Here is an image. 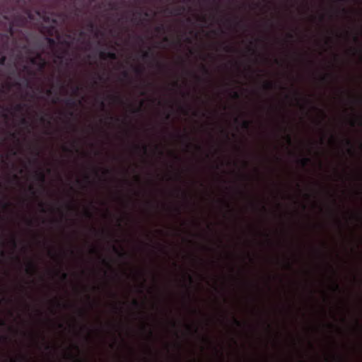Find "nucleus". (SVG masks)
<instances>
[{"instance_id":"60","label":"nucleus","mask_w":362,"mask_h":362,"mask_svg":"<svg viewBox=\"0 0 362 362\" xmlns=\"http://www.w3.org/2000/svg\"><path fill=\"white\" fill-rule=\"evenodd\" d=\"M0 325L4 326L5 325V321L0 317Z\"/></svg>"},{"instance_id":"4","label":"nucleus","mask_w":362,"mask_h":362,"mask_svg":"<svg viewBox=\"0 0 362 362\" xmlns=\"http://www.w3.org/2000/svg\"><path fill=\"white\" fill-rule=\"evenodd\" d=\"M35 178L37 181L44 183L45 181V175L44 172L40 168L39 170L35 171Z\"/></svg>"},{"instance_id":"50","label":"nucleus","mask_w":362,"mask_h":362,"mask_svg":"<svg viewBox=\"0 0 362 362\" xmlns=\"http://www.w3.org/2000/svg\"><path fill=\"white\" fill-rule=\"evenodd\" d=\"M59 82L60 88L62 89H64L65 86H64V83L62 82L61 78H59Z\"/></svg>"},{"instance_id":"61","label":"nucleus","mask_w":362,"mask_h":362,"mask_svg":"<svg viewBox=\"0 0 362 362\" xmlns=\"http://www.w3.org/2000/svg\"><path fill=\"white\" fill-rule=\"evenodd\" d=\"M90 252L93 253V254H95V253H98V250L95 248H92L90 250Z\"/></svg>"},{"instance_id":"39","label":"nucleus","mask_w":362,"mask_h":362,"mask_svg":"<svg viewBox=\"0 0 362 362\" xmlns=\"http://www.w3.org/2000/svg\"><path fill=\"white\" fill-rule=\"evenodd\" d=\"M63 151L66 153H72V148L67 147V146H63Z\"/></svg>"},{"instance_id":"26","label":"nucleus","mask_w":362,"mask_h":362,"mask_svg":"<svg viewBox=\"0 0 362 362\" xmlns=\"http://www.w3.org/2000/svg\"><path fill=\"white\" fill-rule=\"evenodd\" d=\"M134 71L137 74H141L143 73V71H144V69L140 67V66H135L134 68Z\"/></svg>"},{"instance_id":"57","label":"nucleus","mask_w":362,"mask_h":362,"mask_svg":"<svg viewBox=\"0 0 362 362\" xmlns=\"http://www.w3.org/2000/svg\"><path fill=\"white\" fill-rule=\"evenodd\" d=\"M95 75L97 76L98 79H99L100 81L103 80V77L98 73L95 74Z\"/></svg>"},{"instance_id":"35","label":"nucleus","mask_w":362,"mask_h":362,"mask_svg":"<svg viewBox=\"0 0 362 362\" xmlns=\"http://www.w3.org/2000/svg\"><path fill=\"white\" fill-rule=\"evenodd\" d=\"M224 51H226V52H232L233 51V47H231L230 46H228V45H226L223 48Z\"/></svg>"},{"instance_id":"24","label":"nucleus","mask_w":362,"mask_h":362,"mask_svg":"<svg viewBox=\"0 0 362 362\" xmlns=\"http://www.w3.org/2000/svg\"><path fill=\"white\" fill-rule=\"evenodd\" d=\"M33 153L35 156V158L33 159V161L35 163H38L39 162L38 157L40 156V151L38 149H35V151L33 152Z\"/></svg>"},{"instance_id":"58","label":"nucleus","mask_w":362,"mask_h":362,"mask_svg":"<svg viewBox=\"0 0 362 362\" xmlns=\"http://www.w3.org/2000/svg\"><path fill=\"white\" fill-rule=\"evenodd\" d=\"M286 139H287V141L288 142L289 144H291V136L290 135H287L286 136Z\"/></svg>"},{"instance_id":"34","label":"nucleus","mask_w":362,"mask_h":362,"mask_svg":"<svg viewBox=\"0 0 362 362\" xmlns=\"http://www.w3.org/2000/svg\"><path fill=\"white\" fill-rule=\"evenodd\" d=\"M10 242L14 248L17 247V242L15 237H12Z\"/></svg>"},{"instance_id":"31","label":"nucleus","mask_w":362,"mask_h":362,"mask_svg":"<svg viewBox=\"0 0 362 362\" xmlns=\"http://www.w3.org/2000/svg\"><path fill=\"white\" fill-rule=\"evenodd\" d=\"M6 61V57L4 55H1L0 57V66H4Z\"/></svg>"},{"instance_id":"8","label":"nucleus","mask_w":362,"mask_h":362,"mask_svg":"<svg viewBox=\"0 0 362 362\" xmlns=\"http://www.w3.org/2000/svg\"><path fill=\"white\" fill-rule=\"evenodd\" d=\"M264 89L267 90H272L276 88V85L272 81H265L263 85Z\"/></svg>"},{"instance_id":"28","label":"nucleus","mask_w":362,"mask_h":362,"mask_svg":"<svg viewBox=\"0 0 362 362\" xmlns=\"http://www.w3.org/2000/svg\"><path fill=\"white\" fill-rule=\"evenodd\" d=\"M28 60H29V62L33 64V65H37V61L36 60V58H35L34 57H28Z\"/></svg>"},{"instance_id":"14","label":"nucleus","mask_w":362,"mask_h":362,"mask_svg":"<svg viewBox=\"0 0 362 362\" xmlns=\"http://www.w3.org/2000/svg\"><path fill=\"white\" fill-rule=\"evenodd\" d=\"M65 103L69 106V107H74L75 106H76V102L75 101V100L72 98H68L65 100Z\"/></svg>"},{"instance_id":"16","label":"nucleus","mask_w":362,"mask_h":362,"mask_svg":"<svg viewBox=\"0 0 362 362\" xmlns=\"http://www.w3.org/2000/svg\"><path fill=\"white\" fill-rule=\"evenodd\" d=\"M107 98L113 101V102H117V103H122V100L120 97L117 96V95H107Z\"/></svg>"},{"instance_id":"48","label":"nucleus","mask_w":362,"mask_h":362,"mask_svg":"<svg viewBox=\"0 0 362 362\" xmlns=\"http://www.w3.org/2000/svg\"><path fill=\"white\" fill-rule=\"evenodd\" d=\"M10 206H11V203H10V202H4V203H3V207H4V208L7 209V208L10 207Z\"/></svg>"},{"instance_id":"32","label":"nucleus","mask_w":362,"mask_h":362,"mask_svg":"<svg viewBox=\"0 0 362 362\" xmlns=\"http://www.w3.org/2000/svg\"><path fill=\"white\" fill-rule=\"evenodd\" d=\"M58 273L61 274V278L62 280H66L68 279V274L66 272H61L60 271L58 272Z\"/></svg>"},{"instance_id":"9","label":"nucleus","mask_w":362,"mask_h":362,"mask_svg":"<svg viewBox=\"0 0 362 362\" xmlns=\"http://www.w3.org/2000/svg\"><path fill=\"white\" fill-rule=\"evenodd\" d=\"M142 58L144 59H154V55L153 52H151V49L149 48L147 51H144L142 52Z\"/></svg>"},{"instance_id":"18","label":"nucleus","mask_w":362,"mask_h":362,"mask_svg":"<svg viewBox=\"0 0 362 362\" xmlns=\"http://www.w3.org/2000/svg\"><path fill=\"white\" fill-rule=\"evenodd\" d=\"M71 88L73 91V93L74 95H77L78 93V92L81 90V88L80 86L78 85H73L71 86Z\"/></svg>"},{"instance_id":"7","label":"nucleus","mask_w":362,"mask_h":362,"mask_svg":"<svg viewBox=\"0 0 362 362\" xmlns=\"http://www.w3.org/2000/svg\"><path fill=\"white\" fill-rule=\"evenodd\" d=\"M45 28L46 29L47 37H53L55 34H58V30L54 25H50Z\"/></svg>"},{"instance_id":"56","label":"nucleus","mask_w":362,"mask_h":362,"mask_svg":"<svg viewBox=\"0 0 362 362\" xmlns=\"http://www.w3.org/2000/svg\"><path fill=\"white\" fill-rule=\"evenodd\" d=\"M185 10V8L184 6L179 7L177 9V13H180V11H184Z\"/></svg>"},{"instance_id":"62","label":"nucleus","mask_w":362,"mask_h":362,"mask_svg":"<svg viewBox=\"0 0 362 362\" xmlns=\"http://www.w3.org/2000/svg\"><path fill=\"white\" fill-rule=\"evenodd\" d=\"M102 262L103 264H105V265H107V266H110V264L105 259H102Z\"/></svg>"},{"instance_id":"42","label":"nucleus","mask_w":362,"mask_h":362,"mask_svg":"<svg viewBox=\"0 0 362 362\" xmlns=\"http://www.w3.org/2000/svg\"><path fill=\"white\" fill-rule=\"evenodd\" d=\"M39 206L40 207L42 212H45L46 211L45 209V204L43 202H40L39 204Z\"/></svg>"},{"instance_id":"17","label":"nucleus","mask_w":362,"mask_h":362,"mask_svg":"<svg viewBox=\"0 0 362 362\" xmlns=\"http://www.w3.org/2000/svg\"><path fill=\"white\" fill-rule=\"evenodd\" d=\"M14 26H15V25L12 22H11L9 24L8 28V32H7V33L11 37H13L14 35V33H15Z\"/></svg>"},{"instance_id":"13","label":"nucleus","mask_w":362,"mask_h":362,"mask_svg":"<svg viewBox=\"0 0 362 362\" xmlns=\"http://www.w3.org/2000/svg\"><path fill=\"white\" fill-rule=\"evenodd\" d=\"M45 39H46L47 43L49 44V45L52 48L55 47V46L57 45V41L52 37H47Z\"/></svg>"},{"instance_id":"19","label":"nucleus","mask_w":362,"mask_h":362,"mask_svg":"<svg viewBox=\"0 0 362 362\" xmlns=\"http://www.w3.org/2000/svg\"><path fill=\"white\" fill-rule=\"evenodd\" d=\"M107 59L115 60L117 58V54L114 52H107Z\"/></svg>"},{"instance_id":"23","label":"nucleus","mask_w":362,"mask_h":362,"mask_svg":"<svg viewBox=\"0 0 362 362\" xmlns=\"http://www.w3.org/2000/svg\"><path fill=\"white\" fill-rule=\"evenodd\" d=\"M107 52H105V51H101L99 54V57L101 59L103 60H106L107 59Z\"/></svg>"},{"instance_id":"36","label":"nucleus","mask_w":362,"mask_h":362,"mask_svg":"<svg viewBox=\"0 0 362 362\" xmlns=\"http://www.w3.org/2000/svg\"><path fill=\"white\" fill-rule=\"evenodd\" d=\"M21 124H23V125H28L29 124V122L25 117H22L21 119Z\"/></svg>"},{"instance_id":"21","label":"nucleus","mask_w":362,"mask_h":362,"mask_svg":"<svg viewBox=\"0 0 362 362\" xmlns=\"http://www.w3.org/2000/svg\"><path fill=\"white\" fill-rule=\"evenodd\" d=\"M22 49L25 50L28 55H30L33 53V50L30 48H29V47L27 45H24L22 47Z\"/></svg>"},{"instance_id":"10","label":"nucleus","mask_w":362,"mask_h":362,"mask_svg":"<svg viewBox=\"0 0 362 362\" xmlns=\"http://www.w3.org/2000/svg\"><path fill=\"white\" fill-rule=\"evenodd\" d=\"M36 66H37L38 71L43 72L47 66V62H46V60L39 61Z\"/></svg>"},{"instance_id":"44","label":"nucleus","mask_w":362,"mask_h":362,"mask_svg":"<svg viewBox=\"0 0 362 362\" xmlns=\"http://www.w3.org/2000/svg\"><path fill=\"white\" fill-rule=\"evenodd\" d=\"M358 124L361 126L362 125V117L361 115H358L357 117Z\"/></svg>"},{"instance_id":"40","label":"nucleus","mask_w":362,"mask_h":362,"mask_svg":"<svg viewBox=\"0 0 362 362\" xmlns=\"http://www.w3.org/2000/svg\"><path fill=\"white\" fill-rule=\"evenodd\" d=\"M132 305H133L134 307H136V308H139V301H138L137 300H136V299H134V300H132Z\"/></svg>"},{"instance_id":"54","label":"nucleus","mask_w":362,"mask_h":362,"mask_svg":"<svg viewBox=\"0 0 362 362\" xmlns=\"http://www.w3.org/2000/svg\"><path fill=\"white\" fill-rule=\"evenodd\" d=\"M29 190L33 194H35V190L33 186L29 187Z\"/></svg>"},{"instance_id":"6","label":"nucleus","mask_w":362,"mask_h":362,"mask_svg":"<svg viewBox=\"0 0 362 362\" xmlns=\"http://www.w3.org/2000/svg\"><path fill=\"white\" fill-rule=\"evenodd\" d=\"M35 13L41 18H42L45 22L49 21V17L47 16V13L45 10H37Z\"/></svg>"},{"instance_id":"30","label":"nucleus","mask_w":362,"mask_h":362,"mask_svg":"<svg viewBox=\"0 0 362 362\" xmlns=\"http://www.w3.org/2000/svg\"><path fill=\"white\" fill-rule=\"evenodd\" d=\"M35 58H36V60L37 62L39 61H45V59L42 57V54L41 53H36L35 56L34 57Z\"/></svg>"},{"instance_id":"25","label":"nucleus","mask_w":362,"mask_h":362,"mask_svg":"<svg viewBox=\"0 0 362 362\" xmlns=\"http://www.w3.org/2000/svg\"><path fill=\"white\" fill-rule=\"evenodd\" d=\"M113 250L114 251L118 254V255L120 257H124L126 255H127V253L125 252H119L118 250V249L115 247H113Z\"/></svg>"},{"instance_id":"2","label":"nucleus","mask_w":362,"mask_h":362,"mask_svg":"<svg viewBox=\"0 0 362 362\" xmlns=\"http://www.w3.org/2000/svg\"><path fill=\"white\" fill-rule=\"evenodd\" d=\"M23 71L25 72L27 74V76L24 78L25 83L27 86H29L30 85V78H34L37 76V72L35 71H33L28 65L25 64L23 66Z\"/></svg>"},{"instance_id":"33","label":"nucleus","mask_w":362,"mask_h":362,"mask_svg":"<svg viewBox=\"0 0 362 362\" xmlns=\"http://www.w3.org/2000/svg\"><path fill=\"white\" fill-rule=\"evenodd\" d=\"M240 97V94L237 91H233L232 93V98L234 99H239Z\"/></svg>"},{"instance_id":"55","label":"nucleus","mask_w":362,"mask_h":362,"mask_svg":"<svg viewBox=\"0 0 362 362\" xmlns=\"http://www.w3.org/2000/svg\"><path fill=\"white\" fill-rule=\"evenodd\" d=\"M45 120H46V119H45V115H40V121L41 122H45Z\"/></svg>"},{"instance_id":"22","label":"nucleus","mask_w":362,"mask_h":362,"mask_svg":"<svg viewBox=\"0 0 362 362\" xmlns=\"http://www.w3.org/2000/svg\"><path fill=\"white\" fill-rule=\"evenodd\" d=\"M179 136L183 139L185 141H187L189 139V136L187 134L179 135ZM186 146L187 148H189L191 146V144L186 142Z\"/></svg>"},{"instance_id":"51","label":"nucleus","mask_w":362,"mask_h":362,"mask_svg":"<svg viewBox=\"0 0 362 362\" xmlns=\"http://www.w3.org/2000/svg\"><path fill=\"white\" fill-rule=\"evenodd\" d=\"M88 28L90 29V30H93L95 27V25L93 22H90L88 25Z\"/></svg>"},{"instance_id":"15","label":"nucleus","mask_w":362,"mask_h":362,"mask_svg":"<svg viewBox=\"0 0 362 362\" xmlns=\"http://www.w3.org/2000/svg\"><path fill=\"white\" fill-rule=\"evenodd\" d=\"M26 106L27 105L25 103H18L15 105L14 110L15 111L20 112H22Z\"/></svg>"},{"instance_id":"52","label":"nucleus","mask_w":362,"mask_h":362,"mask_svg":"<svg viewBox=\"0 0 362 362\" xmlns=\"http://www.w3.org/2000/svg\"><path fill=\"white\" fill-rule=\"evenodd\" d=\"M124 78H128L129 77V73L127 71H124L122 73Z\"/></svg>"},{"instance_id":"29","label":"nucleus","mask_w":362,"mask_h":362,"mask_svg":"<svg viewBox=\"0 0 362 362\" xmlns=\"http://www.w3.org/2000/svg\"><path fill=\"white\" fill-rule=\"evenodd\" d=\"M233 323L238 327H242V322L238 320L236 317H233Z\"/></svg>"},{"instance_id":"49","label":"nucleus","mask_w":362,"mask_h":362,"mask_svg":"<svg viewBox=\"0 0 362 362\" xmlns=\"http://www.w3.org/2000/svg\"><path fill=\"white\" fill-rule=\"evenodd\" d=\"M1 37L6 38V40H8L11 37V36L7 33L1 34Z\"/></svg>"},{"instance_id":"45","label":"nucleus","mask_w":362,"mask_h":362,"mask_svg":"<svg viewBox=\"0 0 362 362\" xmlns=\"http://www.w3.org/2000/svg\"><path fill=\"white\" fill-rule=\"evenodd\" d=\"M334 290L335 291H339V284L337 282L334 283Z\"/></svg>"},{"instance_id":"63","label":"nucleus","mask_w":362,"mask_h":362,"mask_svg":"<svg viewBox=\"0 0 362 362\" xmlns=\"http://www.w3.org/2000/svg\"><path fill=\"white\" fill-rule=\"evenodd\" d=\"M287 37L289 38V39H293V35L292 33H288L287 35Z\"/></svg>"},{"instance_id":"38","label":"nucleus","mask_w":362,"mask_h":362,"mask_svg":"<svg viewBox=\"0 0 362 362\" xmlns=\"http://www.w3.org/2000/svg\"><path fill=\"white\" fill-rule=\"evenodd\" d=\"M85 215H86V217H88L89 218H92V216H93L92 213L89 210H88V209H86Z\"/></svg>"},{"instance_id":"12","label":"nucleus","mask_w":362,"mask_h":362,"mask_svg":"<svg viewBox=\"0 0 362 362\" xmlns=\"http://www.w3.org/2000/svg\"><path fill=\"white\" fill-rule=\"evenodd\" d=\"M134 148L136 151H142L144 154L147 153L148 148L146 144H144L142 146H140L139 144H135V145H134Z\"/></svg>"},{"instance_id":"20","label":"nucleus","mask_w":362,"mask_h":362,"mask_svg":"<svg viewBox=\"0 0 362 362\" xmlns=\"http://www.w3.org/2000/svg\"><path fill=\"white\" fill-rule=\"evenodd\" d=\"M251 125V122L249 120H243L242 122V127L245 129H248Z\"/></svg>"},{"instance_id":"59","label":"nucleus","mask_w":362,"mask_h":362,"mask_svg":"<svg viewBox=\"0 0 362 362\" xmlns=\"http://www.w3.org/2000/svg\"><path fill=\"white\" fill-rule=\"evenodd\" d=\"M46 93H47V95H49H49H52V90H51V89H47V90H46Z\"/></svg>"},{"instance_id":"41","label":"nucleus","mask_w":362,"mask_h":362,"mask_svg":"<svg viewBox=\"0 0 362 362\" xmlns=\"http://www.w3.org/2000/svg\"><path fill=\"white\" fill-rule=\"evenodd\" d=\"M156 66L160 69V70H163L165 67V66L162 64H160V62H156Z\"/></svg>"},{"instance_id":"5","label":"nucleus","mask_w":362,"mask_h":362,"mask_svg":"<svg viewBox=\"0 0 362 362\" xmlns=\"http://www.w3.org/2000/svg\"><path fill=\"white\" fill-rule=\"evenodd\" d=\"M37 272V267L34 262L30 261L28 263L26 272L30 275H33Z\"/></svg>"},{"instance_id":"47","label":"nucleus","mask_w":362,"mask_h":362,"mask_svg":"<svg viewBox=\"0 0 362 362\" xmlns=\"http://www.w3.org/2000/svg\"><path fill=\"white\" fill-rule=\"evenodd\" d=\"M141 112V107H137V108H132V112L133 113H138V112Z\"/></svg>"},{"instance_id":"46","label":"nucleus","mask_w":362,"mask_h":362,"mask_svg":"<svg viewBox=\"0 0 362 362\" xmlns=\"http://www.w3.org/2000/svg\"><path fill=\"white\" fill-rule=\"evenodd\" d=\"M61 43L62 45H64L67 46L68 47H70V45H71L70 42H69L67 40H63V41L61 42Z\"/></svg>"},{"instance_id":"43","label":"nucleus","mask_w":362,"mask_h":362,"mask_svg":"<svg viewBox=\"0 0 362 362\" xmlns=\"http://www.w3.org/2000/svg\"><path fill=\"white\" fill-rule=\"evenodd\" d=\"M26 224L28 226H33V220L31 219H27L26 220Z\"/></svg>"},{"instance_id":"11","label":"nucleus","mask_w":362,"mask_h":362,"mask_svg":"<svg viewBox=\"0 0 362 362\" xmlns=\"http://www.w3.org/2000/svg\"><path fill=\"white\" fill-rule=\"evenodd\" d=\"M310 163V158L308 157H303L298 160V163L303 167H305Z\"/></svg>"},{"instance_id":"27","label":"nucleus","mask_w":362,"mask_h":362,"mask_svg":"<svg viewBox=\"0 0 362 362\" xmlns=\"http://www.w3.org/2000/svg\"><path fill=\"white\" fill-rule=\"evenodd\" d=\"M155 30L156 33H162V32H164V25H160L158 26H156L155 28Z\"/></svg>"},{"instance_id":"37","label":"nucleus","mask_w":362,"mask_h":362,"mask_svg":"<svg viewBox=\"0 0 362 362\" xmlns=\"http://www.w3.org/2000/svg\"><path fill=\"white\" fill-rule=\"evenodd\" d=\"M202 71L205 75L209 76L210 74L209 69L204 65L202 66Z\"/></svg>"},{"instance_id":"3","label":"nucleus","mask_w":362,"mask_h":362,"mask_svg":"<svg viewBox=\"0 0 362 362\" xmlns=\"http://www.w3.org/2000/svg\"><path fill=\"white\" fill-rule=\"evenodd\" d=\"M67 54H68L67 49H64L62 52H59L58 51H54V55L55 57V59H54V62L57 63V61H59L60 64H62L63 61L65 59V56L67 55Z\"/></svg>"},{"instance_id":"53","label":"nucleus","mask_w":362,"mask_h":362,"mask_svg":"<svg viewBox=\"0 0 362 362\" xmlns=\"http://www.w3.org/2000/svg\"><path fill=\"white\" fill-rule=\"evenodd\" d=\"M345 142H346V144L349 146H352V144H351V140L348 139H345Z\"/></svg>"},{"instance_id":"64","label":"nucleus","mask_w":362,"mask_h":362,"mask_svg":"<svg viewBox=\"0 0 362 362\" xmlns=\"http://www.w3.org/2000/svg\"><path fill=\"white\" fill-rule=\"evenodd\" d=\"M200 21H201L202 22H204V23H206V20L205 16H202V17L200 18Z\"/></svg>"},{"instance_id":"1","label":"nucleus","mask_w":362,"mask_h":362,"mask_svg":"<svg viewBox=\"0 0 362 362\" xmlns=\"http://www.w3.org/2000/svg\"><path fill=\"white\" fill-rule=\"evenodd\" d=\"M23 10L24 11L25 15L23 16L18 14L15 16L14 19L12 21L15 25L18 27H24L27 25L28 20L34 19V15L29 8L24 6Z\"/></svg>"}]
</instances>
